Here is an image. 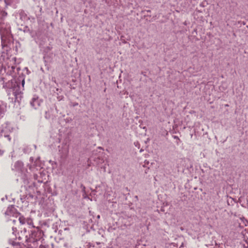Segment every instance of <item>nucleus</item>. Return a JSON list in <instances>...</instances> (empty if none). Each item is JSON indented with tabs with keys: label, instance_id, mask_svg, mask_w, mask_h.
I'll use <instances>...</instances> for the list:
<instances>
[{
	"label": "nucleus",
	"instance_id": "f257e3e1",
	"mask_svg": "<svg viewBox=\"0 0 248 248\" xmlns=\"http://www.w3.org/2000/svg\"><path fill=\"white\" fill-rule=\"evenodd\" d=\"M15 167L16 170L20 172H23L24 170V164L21 161H17L15 165Z\"/></svg>",
	"mask_w": 248,
	"mask_h": 248
},
{
	"label": "nucleus",
	"instance_id": "f03ea898",
	"mask_svg": "<svg viewBox=\"0 0 248 248\" xmlns=\"http://www.w3.org/2000/svg\"><path fill=\"white\" fill-rule=\"evenodd\" d=\"M6 105L2 101H0V116L4 113L6 110Z\"/></svg>",
	"mask_w": 248,
	"mask_h": 248
},
{
	"label": "nucleus",
	"instance_id": "7ed1b4c3",
	"mask_svg": "<svg viewBox=\"0 0 248 248\" xmlns=\"http://www.w3.org/2000/svg\"><path fill=\"white\" fill-rule=\"evenodd\" d=\"M18 220L21 224H24L25 223V218L23 216H20L18 218Z\"/></svg>",
	"mask_w": 248,
	"mask_h": 248
},
{
	"label": "nucleus",
	"instance_id": "20e7f679",
	"mask_svg": "<svg viewBox=\"0 0 248 248\" xmlns=\"http://www.w3.org/2000/svg\"><path fill=\"white\" fill-rule=\"evenodd\" d=\"M36 101H37V99L33 98H32V99L31 102V105L32 106V107H34V108H35V102Z\"/></svg>",
	"mask_w": 248,
	"mask_h": 248
},
{
	"label": "nucleus",
	"instance_id": "39448f33",
	"mask_svg": "<svg viewBox=\"0 0 248 248\" xmlns=\"http://www.w3.org/2000/svg\"><path fill=\"white\" fill-rule=\"evenodd\" d=\"M3 154V151L0 150V155H2Z\"/></svg>",
	"mask_w": 248,
	"mask_h": 248
},
{
	"label": "nucleus",
	"instance_id": "423d86ee",
	"mask_svg": "<svg viewBox=\"0 0 248 248\" xmlns=\"http://www.w3.org/2000/svg\"><path fill=\"white\" fill-rule=\"evenodd\" d=\"M24 83H25V81H24V80H23L22 81V85H23V86L24 85Z\"/></svg>",
	"mask_w": 248,
	"mask_h": 248
}]
</instances>
